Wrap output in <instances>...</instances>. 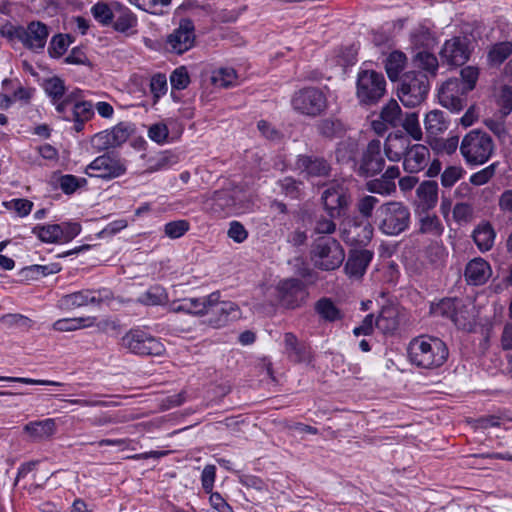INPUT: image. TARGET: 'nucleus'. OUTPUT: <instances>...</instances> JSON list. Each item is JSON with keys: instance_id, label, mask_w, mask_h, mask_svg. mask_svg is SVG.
<instances>
[{"instance_id": "57", "label": "nucleus", "mask_w": 512, "mask_h": 512, "mask_svg": "<svg viewBox=\"0 0 512 512\" xmlns=\"http://www.w3.org/2000/svg\"><path fill=\"white\" fill-rule=\"evenodd\" d=\"M497 163H492L489 166L483 168L482 170L472 174L470 176V182L473 185L481 186L486 184L496 172Z\"/></svg>"}, {"instance_id": "11", "label": "nucleus", "mask_w": 512, "mask_h": 512, "mask_svg": "<svg viewBox=\"0 0 512 512\" xmlns=\"http://www.w3.org/2000/svg\"><path fill=\"white\" fill-rule=\"evenodd\" d=\"M196 34L194 22L182 18L178 26L166 36L165 49L167 52L182 55L195 46Z\"/></svg>"}, {"instance_id": "61", "label": "nucleus", "mask_w": 512, "mask_h": 512, "mask_svg": "<svg viewBox=\"0 0 512 512\" xmlns=\"http://www.w3.org/2000/svg\"><path fill=\"white\" fill-rule=\"evenodd\" d=\"M8 209L14 210L20 217L27 216L32 208L33 202L28 199H12L10 202L5 203Z\"/></svg>"}, {"instance_id": "2", "label": "nucleus", "mask_w": 512, "mask_h": 512, "mask_svg": "<svg viewBox=\"0 0 512 512\" xmlns=\"http://www.w3.org/2000/svg\"><path fill=\"white\" fill-rule=\"evenodd\" d=\"M376 221L378 229L383 234L397 236L406 231L410 226V209L403 202H386L378 207Z\"/></svg>"}, {"instance_id": "22", "label": "nucleus", "mask_w": 512, "mask_h": 512, "mask_svg": "<svg viewBox=\"0 0 512 512\" xmlns=\"http://www.w3.org/2000/svg\"><path fill=\"white\" fill-rule=\"evenodd\" d=\"M430 150L423 144L410 145L403 159V168L408 173H418L430 163Z\"/></svg>"}, {"instance_id": "6", "label": "nucleus", "mask_w": 512, "mask_h": 512, "mask_svg": "<svg viewBox=\"0 0 512 512\" xmlns=\"http://www.w3.org/2000/svg\"><path fill=\"white\" fill-rule=\"evenodd\" d=\"M386 94V80L381 72L361 69L357 74L356 97L361 105L377 104Z\"/></svg>"}, {"instance_id": "62", "label": "nucleus", "mask_w": 512, "mask_h": 512, "mask_svg": "<svg viewBox=\"0 0 512 512\" xmlns=\"http://www.w3.org/2000/svg\"><path fill=\"white\" fill-rule=\"evenodd\" d=\"M378 202L379 200L374 196H364L358 201L357 210L364 218L368 219L372 216L373 210Z\"/></svg>"}, {"instance_id": "13", "label": "nucleus", "mask_w": 512, "mask_h": 512, "mask_svg": "<svg viewBox=\"0 0 512 512\" xmlns=\"http://www.w3.org/2000/svg\"><path fill=\"white\" fill-rule=\"evenodd\" d=\"M275 290L279 303L288 309H295L301 306L308 297L306 285L298 278H288L279 281Z\"/></svg>"}, {"instance_id": "35", "label": "nucleus", "mask_w": 512, "mask_h": 512, "mask_svg": "<svg viewBox=\"0 0 512 512\" xmlns=\"http://www.w3.org/2000/svg\"><path fill=\"white\" fill-rule=\"evenodd\" d=\"M444 231V226L435 214H430L429 211L422 212L419 216V232L427 234L432 237H440Z\"/></svg>"}, {"instance_id": "21", "label": "nucleus", "mask_w": 512, "mask_h": 512, "mask_svg": "<svg viewBox=\"0 0 512 512\" xmlns=\"http://www.w3.org/2000/svg\"><path fill=\"white\" fill-rule=\"evenodd\" d=\"M374 257V252L368 249H351L345 263V273L350 278L360 279Z\"/></svg>"}, {"instance_id": "4", "label": "nucleus", "mask_w": 512, "mask_h": 512, "mask_svg": "<svg viewBox=\"0 0 512 512\" xmlns=\"http://www.w3.org/2000/svg\"><path fill=\"white\" fill-rule=\"evenodd\" d=\"M345 259V251L340 242L333 237H318L311 249L313 265L323 271L338 269Z\"/></svg>"}, {"instance_id": "63", "label": "nucleus", "mask_w": 512, "mask_h": 512, "mask_svg": "<svg viewBox=\"0 0 512 512\" xmlns=\"http://www.w3.org/2000/svg\"><path fill=\"white\" fill-rule=\"evenodd\" d=\"M215 478H216L215 465H206L204 467V469L202 470V474H201L202 488L206 493L212 492Z\"/></svg>"}, {"instance_id": "51", "label": "nucleus", "mask_w": 512, "mask_h": 512, "mask_svg": "<svg viewBox=\"0 0 512 512\" xmlns=\"http://www.w3.org/2000/svg\"><path fill=\"white\" fill-rule=\"evenodd\" d=\"M189 222L186 220H176L165 224V235L171 239H177L183 236L189 230Z\"/></svg>"}, {"instance_id": "23", "label": "nucleus", "mask_w": 512, "mask_h": 512, "mask_svg": "<svg viewBox=\"0 0 512 512\" xmlns=\"http://www.w3.org/2000/svg\"><path fill=\"white\" fill-rule=\"evenodd\" d=\"M492 275L490 264L481 257L470 260L466 267L464 276L468 284L480 286L485 284Z\"/></svg>"}, {"instance_id": "44", "label": "nucleus", "mask_w": 512, "mask_h": 512, "mask_svg": "<svg viewBox=\"0 0 512 512\" xmlns=\"http://www.w3.org/2000/svg\"><path fill=\"white\" fill-rule=\"evenodd\" d=\"M45 92L52 99L53 103H57V101L64 98L65 95V85L64 81L58 77H52L46 80L44 84Z\"/></svg>"}, {"instance_id": "10", "label": "nucleus", "mask_w": 512, "mask_h": 512, "mask_svg": "<svg viewBox=\"0 0 512 512\" xmlns=\"http://www.w3.org/2000/svg\"><path fill=\"white\" fill-rule=\"evenodd\" d=\"M291 104L295 111L306 116L315 117L326 110L327 97L319 88L306 87L294 94Z\"/></svg>"}, {"instance_id": "60", "label": "nucleus", "mask_w": 512, "mask_h": 512, "mask_svg": "<svg viewBox=\"0 0 512 512\" xmlns=\"http://www.w3.org/2000/svg\"><path fill=\"white\" fill-rule=\"evenodd\" d=\"M456 304L453 299H443L436 306L432 307V312L435 315H441L450 319L455 316Z\"/></svg>"}, {"instance_id": "1", "label": "nucleus", "mask_w": 512, "mask_h": 512, "mask_svg": "<svg viewBox=\"0 0 512 512\" xmlns=\"http://www.w3.org/2000/svg\"><path fill=\"white\" fill-rule=\"evenodd\" d=\"M407 352L410 362L424 369H435L442 366L449 355V350L444 341L426 335L412 339Z\"/></svg>"}, {"instance_id": "41", "label": "nucleus", "mask_w": 512, "mask_h": 512, "mask_svg": "<svg viewBox=\"0 0 512 512\" xmlns=\"http://www.w3.org/2000/svg\"><path fill=\"white\" fill-rule=\"evenodd\" d=\"M411 41L417 48L424 50L433 48L436 44V38L428 28L420 26L411 35Z\"/></svg>"}, {"instance_id": "49", "label": "nucleus", "mask_w": 512, "mask_h": 512, "mask_svg": "<svg viewBox=\"0 0 512 512\" xmlns=\"http://www.w3.org/2000/svg\"><path fill=\"white\" fill-rule=\"evenodd\" d=\"M236 77V71L233 68H220L212 76V81L217 86L227 88L235 83Z\"/></svg>"}, {"instance_id": "33", "label": "nucleus", "mask_w": 512, "mask_h": 512, "mask_svg": "<svg viewBox=\"0 0 512 512\" xmlns=\"http://www.w3.org/2000/svg\"><path fill=\"white\" fill-rule=\"evenodd\" d=\"M413 63L415 67L423 71V74H426L428 78H435L437 76L439 62L433 53L427 50L419 51L413 56Z\"/></svg>"}, {"instance_id": "14", "label": "nucleus", "mask_w": 512, "mask_h": 512, "mask_svg": "<svg viewBox=\"0 0 512 512\" xmlns=\"http://www.w3.org/2000/svg\"><path fill=\"white\" fill-rule=\"evenodd\" d=\"M80 232L81 226L77 222L37 225L32 230L33 234L46 243H66L74 239Z\"/></svg>"}, {"instance_id": "50", "label": "nucleus", "mask_w": 512, "mask_h": 512, "mask_svg": "<svg viewBox=\"0 0 512 512\" xmlns=\"http://www.w3.org/2000/svg\"><path fill=\"white\" fill-rule=\"evenodd\" d=\"M168 89L166 76L162 73H157L151 77L150 91L156 103L163 95L166 94Z\"/></svg>"}, {"instance_id": "58", "label": "nucleus", "mask_w": 512, "mask_h": 512, "mask_svg": "<svg viewBox=\"0 0 512 512\" xmlns=\"http://www.w3.org/2000/svg\"><path fill=\"white\" fill-rule=\"evenodd\" d=\"M92 14L94 18L104 25H108L111 23L114 14L109 6L105 3H96L92 7Z\"/></svg>"}, {"instance_id": "38", "label": "nucleus", "mask_w": 512, "mask_h": 512, "mask_svg": "<svg viewBox=\"0 0 512 512\" xmlns=\"http://www.w3.org/2000/svg\"><path fill=\"white\" fill-rule=\"evenodd\" d=\"M512 54V42L504 41L491 46L488 51V62L492 66L501 65Z\"/></svg>"}, {"instance_id": "55", "label": "nucleus", "mask_w": 512, "mask_h": 512, "mask_svg": "<svg viewBox=\"0 0 512 512\" xmlns=\"http://www.w3.org/2000/svg\"><path fill=\"white\" fill-rule=\"evenodd\" d=\"M464 174L461 166H448L441 174V184L448 188L452 187Z\"/></svg>"}, {"instance_id": "34", "label": "nucleus", "mask_w": 512, "mask_h": 512, "mask_svg": "<svg viewBox=\"0 0 512 512\" xmlns=\"http://www.w3.org/2000/svg\"><path fill=\"white\" fill-rule=\"evenodd\" d=\"M407 64V57L405 53L395 50L392 51L384 61L385 71L391 81H396L400 73L404 70Z\"/></svg>"}, {"instance_id": "32", "label": "nucleus", "mask_w": 512, "mask_h": 512, "mask_svg": "<svg viewBox=\"0 0 512 512\" xmlns=\"http://www.w3.org/2000/svg\"><path fill=\"white\" fill-rule=\"evenodd\" d=\"M74 130L80 132L83 130L84 123L94 116L93 105L89 101L74 102L70 110Z\"/></svg>"}, {"instance_id": "29", "label": "nucleus", "mask_w": 512, "mask_h": 512, "mask_svg": "<svg viewBox=\"0 0 512 512\" xmlns=\"http://www.w3.org/2000/svg\"><path fill=\"white\" fill-rule=\"evenodd\" d=\"M496 233L489 222H481L472 233V238L481 252L489 251L495 241Z\"/></svg>"}, {"instance_id": "56", "label": "nucleus", "mask_w": 512, "mask_h": 512, "mask_svg": "<svg viewBox=\"0 0 512 512\" xmlns=\"http://www.w3.org/2000/svg\"><path fill=\"white\" fill-rule=\"evenodd\" d=\"M91 146L98 152L114 148L109 130L95 134L91 139Z\"/></svg>"}, {"instance_id": "17", "label": "nucleus", "mask_w": 512, "mask_h": 512, "mask_svg": "<svg viewBox=\"0 0 512 512\" xmlns=\"http://www.w3.org/2000/svg\"><path fill=\"white\" fill-rule=\"evenodd\" d=\"M467 93L459 79L450 78L438 90L439 103L452 112H460L466 105Z\"/></svg>"}, {"instance_id": "64", "label": "nucleus", "mask_w": 512, "mask_h": 512, "mask_svg": "<svg viewBox=\"0 0 512 512\" xmlns=\"http://www.w3.org/2000/svg\"><path fill=\"white\" fill-rule=\"evenodd\" d=\"M168 134V128L163 123L153 124L148 130L149 138L158 144L164 143L168 138Z\"/></svg>"}, {"instance_id": "30", "label": "nucleus", "mask_w": 512, "mask_h": 512, "mask_svg": "<svg viewBox=\"0 0 512 512\" xmlns=\"http://www.w3.org/2000/svg\"><path fill=\"white\" fill-rule=\"evenodd\" d=\"M450 121L441 110H432L425 115L424 127L429 136L435 137L449 128Z\"/></svg>"}, {"instance_id": "53", "label": "nucleus", "mask_w": 512, "mask_h": 512, "mask_svg": "<svg viewBox=\"0 0 512 512\" xmlns=\"http://www.w3.org/2000/svg\"><path fill=\"white\" fill-rule=\"evenodd\" d=\"M170 83L173 89H185L190 83L187 69L184 66L176 68L170 75Z\"/></svg>"}, {"instance_id": "5", "label": "nucleus", "mask_w": 512, "mask_h": 512, "mask_svg": "<svg viewBox=\"0 0 512 512\" xmlns=\"http://www.w3.org/2000/svg\"><path fill=\"white\" fill-rule=\"evenodd\" d=\"M430 89L428 76L418 71L405 73L397 88V94L405 107H416L426 99Z\"/></svg>"}, {"instance_id": "9", "label": "nucleus", "mask_w": 512, "mask_h": 512, "mask_svg": "<svg viewBox=\"0 0 512 512\" xmlns=\"http://www.w3.org/2000/svg\"><path fill=\"white\" fill-rule=\"evenodd\" d=\"M349 189L340 182L333 181L322 192L321 202L330 218H340L346 214L351 204Z\"/></svg>"}, {"instance_id": "19", "label": "nucleus", "mask_w": 512, "mask_h": 512, "mask_svg": "<svg viewBox=\"0 0 512 512\" xmlns=\"http://www.w3.org/2000/svg\"><path fill=\"white\" fill-rule=\"evenodd\" d=\"M384 165L385 160L381 154V142L378 139H373L363 151L355 171L361 177H372L380 173Z\"/></svg>"}, {"instance_id": "37", "label": "nucleus", "mask_w": 512, "mask_h": 512, "mask_svg": "<svg viewBox=\"0 0 512 512\" xmlns=\"http://www.w3.org/2000/svg\"><path fill=\"white\" fill-rule=\"evenodd\" d=\"M95 322L94 317L63 318L53 324L56 331L69 332L80 328L91 327Z\"/></svg>"}, {"instance_id": "15", "label": "nucleus", "mask_w": 512, "mask_h": 512, "mask_svg": "<svg viewBox=\"0 0 512 512\" xmlns=\"http://www.w3.org/2000/svg\"><path fill=\"white\" fill-rule=\"evenodd\" d=\"M339 233L346 244L365 245L373 237V227L367 220L347 217L340 223Z\"/></svg>"}, {"instance_id": "28", "label": "nucleus", "mask_w": 512, "mask_h": 512, "mask_svg": "<svg viewBox=\"0 0 512 512\" xmlns=\"http://www.w3.org/2000/svg\"><path fill=\"white\" fill-rule=\"evenodd\" d=\"M24 431L34 440L41 441L51 438L57 431L55 419L47 418L31 421L24 426Z\"/></svg>"}, {"instance_id": "43", "label": "nucleus", "mask_w": 512, "mask_h": 512, "mask_svg": "<svg viewBox=\"0 0 512 512\" xmlns=\"http://www.w3.org/2000/svg\"><path fill=\"white\" fill-rule=\"evenodd\" d=\"M137 25L136 16L128 9H120L114 21V29L129 34V30Z\"/></svg>"}, {"instance_id": "24", "label": "nucleus", "mask_w": 512, "mask_h": 512, "mask_svg": "<svg viewBox=\"0 0 512 512\" xmlns=\"http://www.w3.org/2000/svg\"><path fill=\"white\" fill-rule=\"evenodd\" d=\"M285 353L289 360L295 363H310L312 354L310 347L304 343H300L297 337L287 332L284 334Z\"/></svg>"}, {"instance_id": "47", "label": "nucleus", "mask_w": 512, "mask_h": 512, "mask_svg": "<svg viewBox=\"0 0 512 512\" xmlns=\"http://www.w3.org/2000/svg\"><path fill=\"white\" fill-rule=\"evenodd\" d=\"M87 184L85 178H79L71 174L62 175L59 178V186L65 194H73L78 188Z\"/></svg>"}, {"instance_id": "54", "label": "nucleus", "mask_w": 512, "mask_h": 512, "mask_svg": "<svg viewBox=\"0 0 512 512\" xmlns=\"http://www.w3.org/2000/svg\"><path fill=\"white\" fill-rule=\"evenodd\" d=\"M462 80L461 83L466 91H472L477 83L479 77V69L474 66H466L460 72Z\"/></svg>"}, {"instance_id": "59", "label": "nucleus", "mask_w": 512, "mask_h": 512, "mask_svg": "<svg viewBox=\"0 0 512 512\" xmlns=\"http://www.w3.org/2000/svg\"><path fill=\"white\" fill-rule=\"evenodd\" d=\"M395 183H387L382 177L367 183L368 191L381 195H389L395 191Z\"/></svg>"}, {"instance_id": "7", "label": "nucleus", "mask_w": 512, "mask_h": 512, "mask_svg": "<svg viewBox=\"0 0 512 512\" xmlns=\"http://www.w3.org/2000/svg\"><path fill=\"white\" fill-rule=\"evenodd\" d=\"M120 346L138 356H161L165 352V346L159 338L139 328L125 333Z\"/></svg>"}, {"instance_id": "48", "label": "nucleus", "mask_w": 512, "mask_h": 512, "mask_svg": "<svg viewBox=\"0 0 512 512\" xmlns=\"http://www.w3.org/2000/svg\"><path fill=\"white\" fill-rule=\"evenodd\" d=\"M334 219L335 218H330L328 215L316 216L313 228L314 233L319 235L333 234L337 229V225L334 222Z\"/></svg>"}, {"instance_id": "40", "label": "nucleus", "mask_w": 512, "mask_h": 512, "mask_svg": "<svg viewBox=\"0 0 512 512\" xmlns=\"http://www.w3.org/2000/svg\"><path fill=\"white\" fill-rule=\"evenodd\" d=\"M138 301L144 305H164L168 301V295L163 287L154 285L144 292Z\"/></svg>"}, {"instance_id": "52", "label": "nucleus", "mask_w": 512, "mask_h": 512, "mask_svg": "<svg viewBox=\"0 0 512 512\" xmlns=\"http://www.w3.org/2000/svg\"><path fill=\"white\" fill-rule=\"evenodd\" d=\"M301 185V181H298L292 177H285L284 179L278 181V186L280 187L281 192L286 196L294 199L300 196Z\"/></svg>"}, {"instance_id": "46", "label": "nucleus", "mask_w": 512, "mask_h": 512, "mask_svg": "<svg viewBox=\"0 0 512 512\" xmlns=\"http://www.w3.org/2000/svg\"><path fill=\"white\" fill-rule=\"evenodd\" d=\"M497 104L500 107L499 113L502 119L512 112V85H504L501 88Z\"/></svg>"}, {"instance_id": "8", "label": "nucleus", "mask_w": 512, "mask_h": 512, "mask_svg": "<svg viewBox=\"0 0 512 512\" xmlns=\"http://www.w3.org/2000/svg\"><path fill=\"white\" fill-rule=\"evenodd\" d=\"M205 323L213 328H221L241 317L239 306L231 301L220 299L219 292L208 295Z\"/></svg>"}, {"instance_id": "20", "label": "nucleus", "mask_w": 512, "mask_h": 512, "mask_svg": "<svg viewBox=\"0 0 512 512\" xmlns=\"http://www.w3.org/2000/svg\"><path fill=\"white\" fill-rule=\"evenodd\" d=\"M439 55L442 63L450 66H461L470 57L469 40L460 36L448 39L440 49Z\"/></svg>"}, {"instance_id": "39", "label": "nucleus", "mask_w": 512, "mask_h": 512, "mask_svg": "<svg viewBox=\"0 0 512 512\" xmlns=\"http://www.w3.org/2000/svg\"><path fill=\"white\" fill-rule=\"evenodd\" d=\"M380 118L386 124L396 128L401 124L402 110L396 100L391 99L381 110Z\"/></svg>"}, {"instance_id": "18", "label": "nucleus", "mask_w": 512, "mask_h": 512, "mask_svg": "<svg viewBox=\"0 0 512 512\" xmlns=\"http://www.w3.org/2000/svg\"><path fill=\"white\" fill-rule=\"evenodd\" d=\"M14 35L26 48L40 52L46 45L49 30L46 24L32 21L26 27H17Z\"/></svg>"}, {"instance_id": "42", "label": "nucleus", "mask_w": 512, "mask_h": 512, "mask_svg": "<svg viewBox=\"0 0 512 512\" xmlns=\"http://www.w3.org/2000/svg\"><path fill=\"white\" fill-rule=\"evenodd\" d=\"M406 133L416 141H420L423 137V132L419 123L418 113H406L404 118H401V124Z\"/></svg>"}, {"instance_id": "26", "label": "nucleus", "mask_w": 512, "mask_h": 512, "mask_svg": "<svg viewBox=\"0 0 512 512\" xmlns=\"http://www.w3.org/2000/svg\"><path fill=\"white\" fill-rule=\"evenodd\" d=\"M410 147L409 139L401 132L389 134L384 144L386 157L393 162L404 159L406 152Z\"/></svg>"}, {"instance_id": "25", "label": "nucleus", "mask_w": 512, "mask_h": 512, "mask_svg": "<svg viewBox=\"0 0 512 512\" xmlns=\"http://www.w3.org/2000/svg\"><path fill=\"white\" fill-rule=\"evenodd\" d=\"M102 298L100 293L93 290H82L64 295L59 300V306L62 309H74L87 305L100 304Z\"/></svg>"}, {"instance_id": "3", "label": "nucleus", "mask_w": 512, "mask_h": 512, "mask_svg": "<svg viewBox=\"0 0 512 512\" xmlns=\"http://www.w3.org/2000/svg\"><path fill=\"white\" fill-rule=\"evenodd\" d=\"M494 142L489 134L479 129L467 133L460 144V153L470 165L486 163L494 152Z\"/></svg>"}, {"instance_id": "16", "label": "nucleus", "mask_w": 512, "mask_h": 512, "mask_svg": "<svg viewBox=\"0 0 512 512\" xmlns=\"http://www.w3.org/2000/svg\"><path fill=\"white\" fill-rule=\"evenodd\" d=\"M294 169L306 179L324 178L331 174V164L323 156L315 154H299L294 162Z\"/></svg>"}, {"instance_id": "27", "label": "nucleus", "mask_w": 512, "mask_h": 512, "mask_svg": "<svg viewBox=\"0 0 512 512\" xmlns=\"http://www.w3.org/2000/svg\"><path fill=\"white\" fill-rule=\"evenodd\" d=\"M417 205L422 212L433 209L438 202V184L436 181H423L416 189Z\"/></svg>"}, {"instance_id": "31", "label": "nucleus", "mask_w": 512, "mask_h": 512, "mask_svg": "<svg viewBox=\"0 0 512 512\" xmlns=\"http://www.w3.org/2000/svg\"><path fill=\"white\" fill-rule=\"evenodd\" d=\"M208 295L201 298H184L172 305L174 312H185L197 316H204L207 308Z\"/></svg>"}, {"instance_id": "45", "label": "nucleus", "mask_w": 512, "mask_h": 512, "mask_svg": "<svg viewBox=\"0 0 512 512\" xmlns=\"http://www.w3.org/2000/svg\"><path fill=\"white\" fill-rule=\"evenodd\" d=\"M210 209L214 213H221L233 204V199L226 191H215L210 198Z\"/></svg>"}, {"instance_id": "12", "label": "nucleus", "mask_w": 512, "mask_h": 512, "mask_svg": "<svg viewBox=\"0 0 512 512\" xmlns=\"http://www.w3.org/2000/svg\"><path fill=\"white\" fill-rule=\"evenodd\" d=\"M85 172L90 177L114 179L126 172V164L118 154L107 152L95 158Z\"/></svg>"}, {"instance_id": "36", "label": "nucleus", "mask_w": 512, "mask_h": 512, "mask_svg": "<svg viewBox=\"0 0 512 512\" xmlns=\"http://www.w3.org/2000/svg\"><path fill=\"white\" fill-rule=\"evenodd\" d=\"M315 311L327 322H335L343 318L341 310L327 297H323L315 303Z\"/></svg>"}]
</instances>
